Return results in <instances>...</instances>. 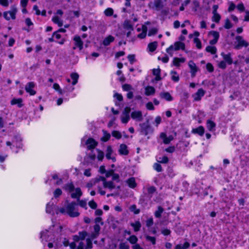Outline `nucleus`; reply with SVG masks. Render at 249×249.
<instances>
[{"instance_id": "obj_27", "label": "nucleus", "mask_w": 249, "mask_h": 249, "mask_svg": "<svg viewBox=\"0 0 249 249\" xmlns=\"http://www.w3.org/2000/svg\"><path fill=\"white\" fill-rule=\"evenodd\" d=\"M185 61V59L183 57L178 58L175 57L173 61V63L174 66L176 67H179L180 63H184Z\"/></svg>"}, {"instance_id": "obj_45", "label": "nucleus", "mask_w": 249, "mask_h": 249, "mask_svg": "<svg viewBox=\"0 0 249 249\" xmlns=\"http://www.w3.org/2000/svg\"><path fill=\"white\" fill-rule=\"evenodd\" d=\"M158 161L161 163H167L169 161V159L167 156H164L162 157H159V160Z\"/></svg>"}, {"instance_id": "obj_48", "label": "nucleus", "mask_w": 249, "mask_h": 249, "mask_svg": "<svg viewBox=\"0 0 249 249\" xmlns=\"http://www.w3.org/2000/svg\"><path fill=\"white\" fill-rule=\"evenodd\" d=\"M97 151L98 152L97 159L99 160L102 161L104 158V153L99 149H97Z\"/></svg>"}, {"instance_id": "obj_6", "label": "nucleus", "mask_w": 249, "mask_h": 249, "mask_svg": "<svg viewBox=\"0 0 249 249\" xmlns=\"http://www.w3.org/2000/svg\"><path fill=\"white\" fill-rule=\"evenodd\" d=\"M88 235V233L86 231H79L78 235H74L72 236V239L75 242H79L80 240H84L86 236Z\"/></svg>"}, {"instance_id": "obj_16", "label": "nucleus", "mask_w": 249, "mask_h": 249, "mask_svg": "<svg viewBox=\"0 0 249 249\" xmlns=\"http://www.w3.org/2000/svg\"><path fill=\"white\" fill-rule=\"evenodd\" d=\"M159 96L161 99L168 102L172 101L173 100V97L168 92H161L160 93Z\"/></svg>"}, {"instance_id": "obj_20", "label": "nucleus", "mask_w": 249, "mask_h": 249, "mask_svg": "<svg viewBox=\"0 0 249 249\" xmlns=\"http://www.w3.org/2000/svg\"><path fill=\"white\" fill-rule=\"evenodd\" d=\"M75 192L71 194V197L72 198H76L77 200L80 199V197L82 195V192L80 188L78 187L74 189Z\"/></svg>"}, {"instance_id": "obj_7", "label": "nucleus", "mask_w": 249, "mask_h": 249, "mask_svg": "<svg viewBox=\"0 0 249 249\" xmlns=\"http://www.w3.org/2000/svg\"><path fill=\"white\" fill-rule=\"evenodd\" d=\"M132 119L137 122H141L143 120L142 114L141 111H134L131 113Z\"/></svg>"}, {"instance_id": "obj_51", "label": "nucleus", "mask_w": 249, "mask_h": 249, "mask_svg": "<svg viewBox=\"0 0 249 249\" xmlns=\"http://www.w3.org/2000/svg\"><path fill=\"white\" fill-rule=\"evenodd\" d=\"M232 26L230 20L229 19H226L224 25V28L227 29H231Z\"/></svg>"}, {"instance_id": "obj_30", "label": "nucleus", "mask_w": 249, "mask_h": 249, "mask_svg": "<svg viewBox=\"0 0 249 249\" xmlns=\"http://www.w3.org/2000/svg\"><path fill=\"white\" fill-rule=\"evenodd\" d=\"M71 77L72 79V85H76L78 82L79 78V75L77 73L73 72L71 74Z\"/></svg>"}, {"instance_id": "obj_50", "label": "nucleus", "mask_w": 249, "mask_h": 249, "mask_svg": "<svg viewBox=\"0 0 249 249\" xmlns=\"http://www.w3.org/2000/svg\"><path fill=\"white\" fill-rule=\"evenodd\" d=\"M124 28L130 30V31L133 30V26L128 21H125L124 23Z\"/></svg>"}, {"instance_id": "obj_44", "label": "nucleus", "mask_w": 249, "mask_h": 249, "mask_svg": "<svg viewBox=\"0 0 249 249\" xmlns=\"http://www.w3.org/2000/svg\"><path fill=\"white\" fill-rule=\"evenodd\" d=\"M112 136L117 139H120L122 138V134L117 130H113L111 133Z\"/></svg>"}, {"instance_id": "obj_17", "label": "nucleus", "mask_w": 249, "mask_h": 249, "mask_svg": "<svg viewBox=\"0 0 249 249\" xmlns=\"http://www.w3.org/2000/svg\"><path fill=\"white\" fill-rule=\"evenodd\" d=\"M221 55L222 56L224 61H225L226 63H227L229 65L232 64V63H233V60L231 58V53H229L227 54H225L224 53H221Z\"/></svg>"}, {"instance_id": "obj_3", "label": "nucleus", "mask_w": 249, "mask_h": 249, "mask_svg": "<svg viewBox=\"0 0 249 249\" xmlns=\"http://www.w3.org/2000/svg\"><path fill=\"white\" fill-rule=\"evenodd\" d=\"M235 40L234 48L236 50H240L243 47H247L249 46V43L245 40L242 36H237Z\"/></svg>"}, {"instance_id": "obj_49", "label": "nucleus", "mask_w": 249, "mask_h": 249, "mask_svg": "<svg viewBox=\"0 0 249 249\" xmlns=\"http://www.w3.org/2000/svg\"><path fill=\"white\" fill-rule=\"evenodd\" d=\"M104 13L107 16H111L113 14V10L111 8H108L105 10Z\"/></svg>"}, {"instance_id": "obj_23", "label": "nucleus", "mask_w": 249, "mask_h": 249, "mask_svg": "<svg viewBox=\"0 0 249 249\" xmlns=\"http://www.w3.org/2000/svg\"><path fill=\"white\" fill-rule=\"evenodd\" d=\"M216 124L213 121L208 120L206 122V126L209 131H213L215 130Z\"/></svg>"}, {"instance_id": "obj_9", "label": "nucleus", "mask_w": 249, "mask_h": 249, "mask_svg": "<svg viewBox=\"0 0 249 249\" xmlns=\"http://www.w3.org/2000/svg\"><path fill=\"white\" fill-rule=\"evenodd\" d=\"M86 144L88 150H92L95 148L98 142L93 138H89L87 140Z\"/></svg>"}, {"instance_id": "obj_54", "label": "nucleus", "mask_w": 249, "mask_h": 249, "mask_svg": "<svg viewBox=\"0 0 249 249\" xmlns=\"http://www.w3.org/2000/svg\"><path fill=\"white\" fill-rule=\"evenodd\" d=\"M194 43L196 44V46L198 49H200L201 48V47H202L201 43V41H200V40L198 38H197V37L195 38L194 39Z\"/></svg>"}, {"instance_id": "obj_57", "label": "nucleus", "mask_w": 249, "mask_h": 249, "mask_svg": "<svg viewBox=\"0 0 249 249\" xmlns=\"http://www.w3.org/2000/svg\"><path fill=\"white\" fill-rule=\"evenodd\" d=\"M210 33L212 35L213 37V39H215V40H218L219 37V34L218 32L213 31L210 32Z\"/></svg>"}, {"instance_id": "obj_42", "label": "nucleus", "mask_w": 249, "mask_h": 249, "mask_svg": "<svg viewBox=\"0 0 249 249\" xmlns=\"http://www.w3.org/2000/svg\"><path fill=\"white\" fill-rule=\"evenodd\" d=\"M52 20L54 23L57 24L59 27H61L63 25L62 21L60 20L59 18L57 16L53 17Z\"/></svg>"}, {"instance_id": "obj_38", "label": "nucleus", "mask_w": 249, "mask_h": 249, "mask_svg": "<svg viewBox=\"0 0 249 249\" xmlns=\"http://www.w3.org/2000/svg\"><path fill=\"white\" fill-rule=\"evenodd\" d=\"M206 51L207 52L210 53L212 54H213L216 53L217 49L214 46H208L206 48Z\"/></svg>"}, {"instance_id": "obj_13", "label": "nucleus", "mask_w": 249, "mask_h": 249, "mask_svg": "<svg viewBox=\"0 0 249 249\" xmlns=\"http://www.w3.org/2000/svg\"><path fill=\"white\" fill-rule=\"evenodd\" d=\"M22 139L18 135L15 136L12 140V142L18 148H21L22 147V143H21Z\"/></svg>"}, {"instance_id": "obj_25", "label": "nucleus", "mask_w": 249, "mask_h": 249, "mask_svg": "<svg viewBox=\"0 0 249 249\" xmlns=\"http://www.w3.org/2000/svg\"><path fill=\"white\" fill-rule=\"evenodd\" d=\"M205 129L202 126H199L196 128L193 129L192 130L193 133L197 134L201 136L203 135Z\"/></svg>"}, {"instance_id": "obj_33", "label": "nucleus", "mask_w": 249, "mask_h": 249, "mask_svg": "<svg viewBox=\"0 0 249 249\" xmlns=\"http://www.w3.org/2000/svg\"><path fill=\"white\" fill-rule=\"evenodd\" d=\"M64 188L66 191H69V192L71 193L73 192L75 189L74 186L72 183H69L66 184L65 185Z\"/></svg>"}, {"instance_id": "obj_11", "label": "nucleus", "mask_w": 249, "mask_h": 249, "mask_svg": "<svg viewBox=\"0 0 249 249\" xmlns=\"http://www.w3.org/2000/svg\"><path fill=\"white\" fill-rule=\"evenodd\" d=\"M101 179H103L102 176H98L96 178L92 179L86 185V186L89 189L91 188L93 186L95 185L97 183L101 181Z\"/></svg>"}, {"instance_id": "obj_22", "label": "nucleus", "mask_w": 249, "mask_h": 249, "mask_svg": "<svg viewBox=\"0 0 249 249\" xmlns=\"http://www.w3.org/2000/svg\"><path fill=\"white\" fill-rule=\"evenodd\" d=\"M156 90L153 87L147 86L145 89V94L146 96H150L154 95L155 93Z\"/></svg>"}, {"instance_id": "obj_55", "label": "nucleus", "mask_w": 249, "mask_h": 249, "mask_svg": "<svg viewBox=\"0 0 249 249\" xmlns=\"http://www.w3.org/2000/svg\"><path fill=\"white\" fill-rule=\"evenodd\" d=\"M77 201L79 202V205L82 208H85L86 209H87V202L85 200H77Z\"/></svg>"}, {"instance_id": "obj_1", "label": "nucleus", "mask_w": 249, "mask_h": 249, "mask_svg": "<svg viewBox=\"0 0 249 249\" xmlns=\"http://www.w3.org/2000/svg\"><path fill=\"white\" fill-rule=\"evenodd\" d=\"M77 204L75 202H71L65 207L61 208L59 209V212L61 213H67L70 217H75L79 215L80 213L78 212L76 207Z\"/></svg>"}, {"instance_id": "obj_52", "label": "nucleus", "mask_w": 249, "mask_h": 249, "mask_svg": "<svg viewBox=\"0 0 249 249\" xmlns=\"http://www.w3.org/2000/svg\"><path fill=\"white\" fill-rule=\"evenodd\" d=\"M154 169L158 172H161L162 170V167L160 164L156 163L153 166Z\"/></svg>"}, {"instance_id": "obj_8", "label": "nucleus", "mask_w": 249, "mask_h": 249, "mask_svg": "<svg viewBox=\"0 0 249 249\" xmlns=\"http://www.w3.org/2000/svg\"><path fill=\"white\" fill-rule=\"evenodd\" d=\"M35 87V84L33 82L28 83L25 88L26 91L29 93L31 95H34L36 93V91L33 89Z\"/></svg>"}, {"instance_id": "obj_12", "label": "nucleus", "mask_w": 249, "mask_h": 249, "mask_svg": "<svg viewBox=\"0 0 249 249\" xmlns=\"http://www.w3.org/2000/svg\"><path fill=\"white\" fill-rule=\"evenodd\" d=\"M188 66L191 70L190 72L191 73L192 77H195L198 70L197 67L196 66V65L192 60H190L189 61Z\"/></svg>"}, {"instance_id": "obj_53", "label": "nucleus", "mask_w": 249, "mask_h": 249, "mask_svg": "<svg viewBox=\"0 0 249 249\" xmlns=\"http://www.w3.org/2000/svg\"><path fill=\"white\" fill-rule=\"evenodd\" d=\"M145 238L147 241H149L152 243L153 245L156 244V238L154 237H152L149 235H146L145 236Z\"/></svg>"}, {"instance_id": "obj_64", "label": "nucleus", "mask_w": 249, "mask_h": 249, "mask_svg": "<svg viewBox=\"0 0 249 249\" xmlns=\"http://www.w3.org/2000/svg\"><path fill=\"white\" fill-rule=\"evenodd\" d=\"M161 0H154V5L157 9L161 7Z\"/></svg>"}, {"instance_id": "obj_19", "label": "nucleus", "mask_w": 249, "mask_h": 249, "mask_svg": "<svg viewBox=\"0 0 249 249\" xmlns=\"http://www.w3.org/2000/svg\"><path fill=\"white\" fill-rule=\"evenodd\" d=\"M205 91L202 89H199L193 95L194 100L196 101H199L201 97L205 94Z\"/></svg>"}, {"instance_id": "obj_31", "label": "nucleus", "mask_w": 249, "mask_h": 249, "mask_svg": "<svg viewBox=\"0 0 249 249\" xmlns=\"http://www.w3.org/2000/svg\"><path fill=\"white\" fill-rule=\"evenodd\" d=\"M131 226L134 228L135 231H138L141 227V224L139 221H137L135 223H131Z\"/></svg>"}, {"instance_id": "obj_47", "label": "nucleus", "mask_w": 249, "mask_h": 249, "mask_svg": "<svg viewBox=\"0 0 249 249\" xmlns=\"http://www.w3.org/2000/svg\"><path fill=\"white\" fill-rule=\"evenodd\" d=\"M130 119V116L123 115L121 116V122L123 124H126Z\"/></svg>"}, {"instance_id": "obj_15", "label": "nucleus", "mask_w": 249, "mask_h": 249, "mask_svg": "<svg viewBox=\"0 0 249 249\" xmlns=\"http://www.w3.org/2000/svg\"><path fill=\"white\" fill-rule=\"evenodd\" d=\"M118 152L121 155H127L129 154L127 146L125 144H120Z\"/></svg>"}, {"instance_id": "obj_61", "label": "nucleus", "mask_w": 249, "mask_h": 249, "mask_svg": "<svg viewBox=\"0 0 249 249\" xmlns=\"http://www.w3.org/2000/svg\"><path fill=\"white\" fill-rule=\"evenodd\" d=\"M89 205L92 209H96L97 207V203L94 200L90 201Z\"/></svg>"}, {"instance_id": "obj_35", "label": "nucleus", "mask_w": 249, "mask_h": 249, "mask_svg": "<svg viewBox=\"0 0 249 249\" xmlns=\"http://www.w3.org/2000/svg\"><path fill=\"white\" fill-rule=\"evenodd\" d=\"M157 44L158 43L156 41L150 43L148 45L149 51L151 52L155 51L157 47Z\"/></svg>"}, {"instance_id": "obj_5", "label": "nucleus", "mask_w": 249, "mask_h": 249, "mask_svg": "<svg viewBox=\"0 0 249 249\" xmlns=\"http://www.w3.org/2000/svg\"><path fill=\"white\" fill-rule=\"evenodd\" d=\"M141 127L140 133L142 135L147 136L149 134H152L153 132L152 127L149 124V121L140 124Z\"/></svg>"}, {"instance_id": "obj_14", "label": "nucleus", "mask_w": 249, "mask_h": 249, "mask_svg": "<svg viewBox=\"0 0 249 249\" xmlns=\"http://www.w3.org/2000/svg\"><path fill=\"white\" fill-rule=\"evenodd\" d=\"M73 39L75 42V47L73 48V49L75 50L76 49V47H77L79 48L80 50H81L83 49V42L80 37L79 36H75Z\"/></svg>"}, {"instance_id": "obj_60", "label": "nucleus", "mask_w": 249, "mask_h": 249, "mask_svg": "<svg viewBox=\"0 0 249 249\" xmlns=\"http://www.w3.org/2000/svg\"><path fill=\"white\" fill-rule=\"evenodd\" d=\"M62 191L59 188H57L53 193L54 196L56 198L62 194Z\"/></svg>"}, {"instance_id": "obj_37", "label": "nucleus", "mask_w": 249, "mask_h": 249, "mask_svg": "<svg viewBox=\"0 0 249 249\" xmlns=\"http://www.w3.org/2000/svg\"><path fill=\"white\" fill-rule=\"evenodd\" d=\"M190 247V243L186 242L183 245L178 244L176 245L175 249H187Z\"/></svg>"}, {"instance_id": "obj_26", "label": "nucleus", "mask_w": 249, "mask_h": 249, "mask_svg": "<svg viewBox=\"0 0 249 249\" xmlns=\"http://www.w3.org/2000/svg\"><path fill=\"white\" fill-rule=\"evenodd\" d=\"M7 12H8V15L9 14L10 18L13 19H15L16 18V15L17 12V9L15 6H12L11 8V10Z\"/></svg>"}, {"instance_id": "obj_46", "label": "nucleus", "mask_w": 249, "mask_h": 249, "mask_svg": "<svg viewBox=\"0 0 249 249\" xmlns=\"http://www.w3.org/2000/svg\"><path fill=\"white\" fill-rule=\"evenodd\" d=\"M146 35V27H143L142 28V32L138 35V37L140 38H144Z\"/></svg>"}, {"instance_id": "obj_29", "label": "nucleus", "mask_w": 249, "mask_h": 249, "mask_svg": "<svg viewBox=\"0 0 249 249\" xmlns=\"http://www.w3.org/2000/svg\"><path fill=\"white\" fill-rule=\"evenodd\" d=\"M126 183H127L128 186L131 188H134L137 185L135 178L133 177L128 178L126 180Z\"/></svg>"}, {"instance_id": "obj_58", "label": "nucleus", "mask_w": 249, "mask_h": 249, "mask_svg": "<svg viewBox=\"0 0 249 249\" xmlns=\"http://www.w3.org/2000/svg\"><path fill=\"white\" fill-rule=\"evenodd\" d=\"M122 88L124 91H129L132 89V86L127 84H125L123 85Z\"/></svg>"}, {"instance_id": "obj_39", "label": "nucleus", "mask_w": 249, "mask_h": 249, "mask_svg": "<svg viewBox=\"0 0 249 249\" xmlns=\"http://www.w3.org/2000/svg\"><path fill=\"white\" fill-rule=\"evenodd\" d=\"M127 240L132 244H136L138 242V238L134 235L130 236L128 238H127Z\"/></svg>"}, {"instance_id": "obj_4", "label": "nucleus", "mask_w": 249, "mask_h": 249, "mask_svg": "<svg viewBox=\"0 0 249 249\" xmlns=\"http://www.w3.org/2000/svg\"><path fill=\"white\" fill-rule=\"evenodd\" d=\"M185 48V45L184 43L180 41H177L173 45H172L169 48H168L166 49V52L172 56L173 54V51H178L180 49L184 50Z\"/></svg>"}, {"instance_id": "obj_28", "label": "nucleus", "mask_w": 249, "mask_h": 249, "mask_svg": "<svg viewBox=\"0 0 249 249\" xmlns=\"http://www.w3.org/2000/svg\"><path fill=\"white\" fill-rule=\"evenodd\" d=\"M22 99L21 98L13 99L11 101V104L12 105H17L18 107H21L23 106Z\"/></svg>"}, {"instance_id": "obj_21", "label": "nucleus", "mask_w": 249, "mask_h": 249, "mask_svg": "<svg viewBox=\"0 0 249 249\" xmlns=\"http://www.w3.org/2000/svg\"><path fill=\"white\" fill-rule=\"evenodd\" d=\"M156 188L155 186H150L147 188V193L145 195L148 197L151 198L153 194L156 192Z\"/></svg>"}, {"instance_id": "obj_43", "label": "nucleus", "mask_w": 249, "mask_h": 249, "mask_svg": "<svg viewBox=\"0 0 249 249\" xmlns=\"http://www.w3.org/2000/svg\"><path fill=\"white\" fill-rule=\"evenodd\" d=\"M104 132V136L101 138V140L103 142H107L110 138V134L105 131Z\"/></svg>"}, {"instance_id": "obj_24", "label": "nucleus", "mask_w": 249, "mask_h": 249, "mask_svg": "<svg viewBox=\"0 0 249 249\" xmlns=\"http://www.w3.org/2000/svg\"><path fill=\"white\" fill-rule=\"evenodd\" d=\"M114 37L111 35H109L106 37L103 41V44L104 46H108L110 44L111 42H112L114 41Z\"/></svg>"}, {"instance_id": "obj_59", "label": "nucleus", "mask_w": 249, "mask_h": 249, "mask_svg": "<svg viewBox=\"0 0 249 249\" xmlns=\"http://www.w3.org/2000/svg\"><path fill=\"white\" fill-rule=\"evenodd\" d=\"M127 58L130 62V64H133V63L136 61L135 56L134 54H129L127 56Z\"/></svg>"}, {"instance_id": "obj_41", "label": "nucleus", "mask_w": 249, "mask_h": 249, "mask_svg": "<svg viewBox=\"0 0 249 249\" xmlns=\"http://www.w3.org/2000/svg\"><path fill=\"white\" fill-rule=\"evenodd\" d=\"M212 20L216 23H218L220 20L221 16L217 13H213Z\"/></svg>"}, {"instance_id": "obj_36", "label": "nucleus", "mask_w": 249, "mask_h": 249, "mask_svg": "<svg viewBox=\"0 0 249 249\" xmlns=\"http://www.w3.org/2000/svg\"><path fill=\"white\" fill-rule=\"evenodd\" d=\"M47 233V231H43L40 232V238L42 239L41 241L44 244H45V243L43 242V240H44L45 242H47L48 240Z\"/></svg>"}, {"instance_id": "obj_62", "label": "nucleus", "mask_w": 249, "mask_h": 249, "mask_svg": "<svg viewBox=\"0 0 249 249\" xmlns=\"http://www.w3.org/2000/svg\"><path fill=\"white\" fill-rule=\"evenodd\" d=\"M120 249H129V246L126 243H121L119 245Z\"/></svg>"}, {"instance_id": "obj_18", "label": "nucleus", "mask_w": 249, "mask_h": 249, "mask_svg": "<svg viewBox=\"0 0 249 249\" xmlns=\"http://www.w3.org/2000/svg\"><path fill=\"white\" fill-rule=\"evenodd\" d=\"M112 153H113V150H112L111 146L110 145H108L107 147V148L106 150V158L108 160H111L113 162H115L116 161L115 157H112L111 156Z\"/></svg>"}, {"instance_id": "obj_2", "label": "nucleus", "mask_w": 249, "mask_h": 249, "mask_svg": "<svg viewBox=\"0 0 249 249\" xmlns=\"http://www.w3.org/2000/svg\"><path fill=\"white\" fill-rule=\"evenodd\" d=\"M86 245L85 246L83 240L79 242H73L71 243L70 247L71 249H91L93 248L92 242L90 238L86 239Z\"/></svg>"}, {"instance_id": "obj_63", "label": "nucleus", "mask_w": 249, "mask_h": 249, "mask_svg": "<svg viewBox=\"0 0 249 249\" xmlns=\"http://www.w3.org/2000/svg\"><path fill=\"white\" fill-rule=\"evenodd\" d=\"M158 32V30L156 28H152L149 30L148 34V36H152L156 34Z\"/></svg>"}, {"instance_id": "obj_40", "label": "nucleus", "mask_w": 249, "mask_h": 249, "mask_svg": "<svg viewBox=\"0 0 249 249\" xmlns=\"http://www.w3.org/2000/svg\"><path fill=\"white\" fill-rule=\"evenodd\" d=\"M129 210L135 214H139L140 213V210L139 209H137L136 205L135 204L130 206Z\"/></svg>"}, {"instance_id": "obj_10", "label": "nucleus", "mask_w": 249, "mask_h": 249, "mask_svg": "<svg viewBox=\"0 0 249 249\" xmlns=\"http://www.w3.org/2000/svg\"><path fill=\"white\" fill-rule=\"evenodd\" d=\"M102 178L103 179H101V181L103 182L104 188H108L111 190L115 188V185L112 181H107L105 177H102Z\"/></svg>"}, {"instance_id": "obj_56", "label": "nucleus", "mask_w": 249, "mask_h": 249, "mask_svg": "<svg viewBox=\"0 0 249 249\" xmlns=\"http://www.w3.org/2000/svg\"><path fill=\"white\" fill-rule=\"evenodd\" d=\"M153 224H154V222H153V219L152 217H150V218H148L146 221V227H147L148 228L152 226L153 225Z\"/></svg>"}, {"instance_id": "obj_32", "label": "nucleus", "mask_w": 249, "mask_h": 249, "mask_svg": "<svg viewBox=\"0 0 249 249\" xmlns=\"http://www.w3.org/2000/svg\"><path fill=\"white\" fill-rule=\"evenodd\" d=\"M170 74L172 75L171 79L173 81L178 82L179 81V77L176 71H172L170 72Z\"/></svg>"}, {"instance_id": "obj_34", "label": "nucleus", "mask_w": 249, "mask_h": 249, "mask_svg": "<svg viewBox=\"0 0 249 249\" xmlns=\"http://www.w3.org/2000/svg\"><path fill=\"white\" fill-rule=\"evenodd\" d=\"M164 210L161 206H159L158 210L155 211L154 215L157 218H160L161 216V213H163Z\"/></svg>"}]
</instances>
